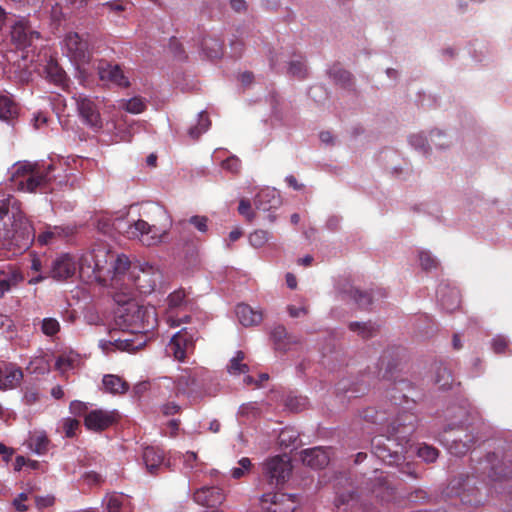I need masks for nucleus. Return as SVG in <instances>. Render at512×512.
<instances>
[{
  "label": "nucleus",
  "mask_w": 512,
  "mask_h": 512,
  "mask_svg": "<svg viewBox=\"0 0 512 512\" xmlns=\"http://www.w3.org/2000/svg\"><path fill=\"white\" fill-rule=\"evenodd\" d=\"M186 292L183 289L176 290L172 292L168 298V306L169 308H177L182 306L185 303Z\"/></svg>",
  "instance_id": "obj_44"
},
{
  "label": "nucleus",
  "mask_w": 512,
  "mask_h": 512,
  "mask_svg": "<svg viewBox=\"0 0 512 512\" xmlns=\"http://www.w3.org/2000/svg\"><path fill=\"white\" fill-rule=\"evenodd\" d=\"M221 166L223 169L233 174H238L241 169L240 160L235 156L228 157L227 159L222 161Z\"/></svg>",
  "instance_id": "obj_50"
},
{
  "label": "nucleus",
  "mask_w": 512,
  "mask_h": 512,
  "mask_svg": "<svg viewBox=\"0 0 512 512\" xmlns=\"http://www.w3.org/2000/svg\"><path fill=\"white\" fill-rule=\"evenodd\" d=\"M114 256L110 254L106 246H98L91 252L93 266L89 262L88 267L92 268L93 273L100 274L107 266L109 260L112 262Z\"/></svg>",
  "instance_id": "obj_24"
},
{
  "label": "nucleus",
  "mask_w": 512,
  "mask_h": 512,
  "mask_svg": "<svg viewBox=\"0 0 512 512\" xmlns=\"http://www.w3.org/2000/svg\"><path fill=\"white\" fill-rule=\"evenodd\" d=\"M123 303L124 307L119 310L117 324L129 329L131 334L136 335V339L125 338L120 341L124 343V349L135 351L146 343L145 333L153 327L150 322L151 315L146 307L131 299L125 300Z\"/></svg>",
  "instance_id": "obj_3"
},
{
  "label": "nucleus",
  "mask_w": 512,
  "mask_h": 512,
  "mask_svg": "<svg viewBox=\"0 0 512 512\" xmlns=\"http://www.w3.org/2000/svg\"><path fill=\"white\" fill-rule=\"evenodd\" d=\"M396 364H388L383 378L389 381H393V387L389 391V396L395 405L409 404V399L415 404V400L406 392H410L413 389L412 383L405 379H398L394 376V370Z\"/></svg>",
  "instance_id": "obj_8"
},
{
  "label": "nucleus",
  "mask_w": 512,
  "mask_h": 512,
  "mask_svg": "<svg viewBox=\"0 0 512 512\" xmlns=\"http://www.w3.org/2000/svg\"><path fill=\"white\" fill-rule=\"evenodd\" d=\"M417 455L427 463L436 461L439 456V451L430 445H422L418 448Z\"/></svg>",
  "instance_id": "obj_41"
},
{
  "label": "nucleus",
  "mask_w": 512,
  "mask_h": 512,
  "mask_svg": "<svg viewBox=\"0 0 512 512\" xmlns=\"http://www.w3.org/2000/svg\"><path fill=\"white\" fill-rule=\"evenodd\" d=\"M53 170L52 164L18 161L12 167L10 181L19 191L35 193L48 186L52 180L50 173Z\"/></svg>",
  "instance_id": "obj_4"
},
{
  "label": "nucleus",
  "mask_w": 512,
  "mask_h": 512,
  "mask_svg": "<svg viewBox=\"0 0 512 512\" xmlns=\"http://www.w3.org/2000/svg\"><path fill=\"white\" fill-rule=\"evenodd\" d=\"M47 77L53 83L62 85L66 80L65 71L54 61H50L46 66Z\"/></svg>",
  "instance_id": "obj_31"
},
{
  "label": "nucleus",
  "mask_w": 512,
  "mask_h": 512,
  "mask_svg": "<svg viewBox=\"0 0 512 512\" xmlns=\"http://www.w3.org/2000/svg\"><path fill=\"white\" fill-rule=\"evenodd\" d=\"M236 315L238 317L239 322L245 327L259 325L263 319L261 311L254 310L247 304L237 305Z\"/></svg>",
  "instance_id": "obj_23"
},
{
  "label": "nucleus",
  "mask_w": 512,
  "mask_h": 512,
  "mask_svg": "<svg viewBox=\"0 0 512 512\" xmlns=\"http://www.w3.org/2000/svg\"><path fill=\"white\" fill-rule=\"evenodd\" d=\"M11 41L19 49L30 47L40 33L32 28L27 20H19L11 27Z\"/></svg>",
  "instance_id": "obj_11"
},
{
  "label": "nucleus",
  "mask_w": 512,
  "mask_h": 512,
  "mask_svg": "<svg viewBox=\"0 0 512 512\" xmlns=\"http://www.w3.org/2000/svg\"><path fill=\"white\" fill-rule=\"evenodd\" d=\"M156 217L149 221L139 219L129 226L130 237L138 238L143 245L152 246L161 242L169 227V219L164 210L156 209Z\"/></svg>",
  "instance_id": "obj_5"
},
{
  "label": "nucleus",
  "mask_w": 512,
  "mask_h": 512,
  "mask_svg": "<svg viewBox=\"0 0 512 512\" xmlns=\"http://www.w3.org/2000/svg\"><path fill=\"white\" fill-rule=\"evenodd\" d=\"M270 234L266 230H255L249 235V242L255 248L263 247L269 240Z\"/></svg>",
  "instance_id": "obj_40"
},
{
  "label": "nucleus",
  "mask_w": 512,
  "mask_h": 512,
  "mask_svg": "<svg viewBox=\"0 0 512 512\" xmlns=\"http://www.w3.org/2000/svg\"><path fill=\"white\" fill-rule=\"evenodd\" d=\"M338 297L342 300H350L352 295V282L349 278H340L336 285Z\"/></svg>",
  "instance_id": "obj_39"
},
{
  "label": "nucleus",
  "mask_w": 512,
  "mask_h": 512,
  "mask_svg": "<svg viewBox=\"0 0 512 512\" xmlns=\"http://www.w3.org/2000/svg\"><path fill=\"white\" fill-rule=\"evenodd\" d=\"M41 330L47 336H54L60 331V324L55 318H44Z\"/></svg>",
  "instance_id": "obj_42"
},
{
  "label": "nucleus",
  "mask_w": 512,
  "mask_h": 512,
  "mask_svg": "<svg viewBox=\"0 0 512 512\" xmlns=\"http://www.w3.org/2000/svg\"><path fill=\"white\" fill-rule=\"evenodd\" d=\"M291 472L289 461L275 456L263 464V474L270 484H279L285 481Z\"/></svg>",
  "instance_id": "obj_12"
},
{
  "label": "nucleus",
  "mask_w": 512,
  "mask_h": 512,
  "mask_svg": "<svg viewBox=\"0 0 512 512\" xmlns=\"http://www.w3.org/2000/svg\"><path fill=\"white\" fill-rule=\"evenodd\" d=\"M471 444L467 442L457 443L454 440V444L450 446V452L455 455H463L469 451Z\"/></svg>",
  "instance_id": "obj_59"
},
{
  "label": "nucleus",
  "mask_w": 512,
  "mask_h": 512,
  "mask_svg": "<svg viewBox=\"0 0 512 512\" xmlns=\"http://www.w3.org/2000/svg\"><path fill=\"white\" fill-rule=\"evenodd\" d=\"M48 443L49 440L46 436H37L33 439L31 447L37 454H43L47 451Z\"/></svg>",
  "instance_id": "obj_54"
},
{
  "label": "nucleus",
  "mask_w": 512,
  "mask_h": 512,
  "mask_svg": "<svg viewBox=\"0 0 512 512\" xmlns=\"http://www.w3.org/2000/svg\"><path fill=\"white\" fill-rule=\"evenodd\" d=\"M186 223L193 225L200 232H206L208 230V218L206 216L195 215L192 216L188 221L180 222L181 225H185Z\"/></svg>",
  "instance_id": "obj_48"
},
{
  "label": "nucleus",
  "mask_w": 512,
  "mask_h": 512,
  "mask_svg": "<svg viewBox=\"0 0 512 512\" xmlns=\"http://www.w3.org/2000/svg\"><path fill=\"white\" fill-rule=\"evenodd\" d=\"M300 455L303 464L312 469H323L330 462V450L323 447L305 449Z\"/></svg>",
  "instance_id": "obj_16"
},
{
  "label": "nucleus",
  "mask_w": 512,
  "mask_h": 512,
  "mask_svg": "<svg viewBox=\"0 0 512 512\" xmlns=\"http://www.w3.org/2000/svg\"><path fill=\"white\" fill-rule=\"evenodd\" d=\"M79 426V421L76 419L68 418L64 422V430L67 437H73L75 435V430Z\"/></svg>",
  "instance_id": "obj_60"
},
{
  "label": "nucleus",
  "mask_w": 512,
  "mask_h": 512,
  "mask_svg": "<svg viewBox=\"0 0 512 512\" xmlns=\"http://www.w3.org/2000/svg\"><path fill=\"white\" fill-rule=\"evenodd\" d=\"M224 499L225 496L218 487H202L194 493L195 502L209 508H216Z\"/></svg>",
  "instance_id": "obj_21"
},
{
  "label": "nucleus",
  "mask_w": 512,
  "mask_h": 512,
  "mask_svg": "<svg viewBox=\"0 0 512 512\" xmlns=\"http://www.w3.org/2000/svg\"><path fill=\"white\" fill-rule=\"evenodd\" d=\"M287 73L298 79H305L307 77L308 70L302 57L297 60H291L288 63Z\"/></svg>",
  "instance_id": "obj_33"
},
{
  "label": "nucleus",
  "mask_w": 512,
  "mask_h": 512,
  "mask_svg": "<svg viewBox=\"0 0 512 512\" xmlns=\"http://www.w3.org/2000/svg\"><path fill=\"white\" fill-rule=\"evenodd\" d=\"M70 57L77 63H86L90 59L88 44L77 33H69L65 38Z\"/></svg>",
  "instance_id": "obj_17"
},
{
  "label": "nucleus",
  "mask_w": 512,
  "mask_h": 512,
  "mask_svg": "<svg viewBox=\"0 0 512 512\" xmlns=\"http://www.w3.org/2000/svg\"><path fill=\"white\" fill-rule=\"evenodd\" d=\"M484 468L489 469L488 477L493 481L508 478L512 474V462L505 456L500 458L494 452L486 455Z\"/></svg>",
  "instance_id": "obj_13"
},
{
  "label": "nucleus",
  "mask_w": 512,
  "mask_h": 512,
  "mask_svg": "<svg viewBox=\"0 0 512 512\" xmlns=\"http://www.w3.org/2000/svg\"><path fill=\"white\" fill-rule=\"evenodd\" d=\"M203 50L205 51L206 55L211 59H217L220 58L222 55V44L217 39H204L203 43Z\"/></svg>",
  "instance_id": "obj_34"
},
{
  "label": "nucleus",
  "mask_w": 512,
  "mask_h": 512,
  "mask_svg": "<svg viewBox=\"0 0 512 512\" xmlns=\"http://www.w3.org/2000/svg\"><path fill=\"white\" fill-rule=\"evenodd\" d=\"M75 272L76 261L69 254H63L52 261L51 266L47 271V275L39 274L32 278L29 283H39L47 277H51L57 281H65L74 276Z\"/></svg>",
  "instance_id": "obj_7"
},
{
  "label": "nucleus",
  "mask_w": 512,
  "mask_h": 512,
  "mask_svg": "<svg viewBox=\"0 0 512 512\" xmlns=\"http://www.w3.org/2000/svg\"><path fill=\"white\" fill-rule=\"evenodd\" d=\"M298 436L297 431L293 428L286 427L280 431L278 441L281 446L288 448L295 444Z\"/></svg>",
  "instance_id": "obj_37"
},
{
  "label": "nucleus",
  "mask_w": 512,
  "mask_h": 512,
  "mask_svg": "<svg viewBox=\"0 0 512 512\" xmlns=\"http://www.w3.org/2000/svg\"><path fill=\"white\" fill-rule=\"evenodd\" d=\"M245 358L243 351H237L236 356L233 357L228 366V372L233 375L245 374L249 371L248 365L242 363Z\"/></svg>",
  "instance_id": "obj_32"
},
{
  "label": "nucleus",
  "mask_w": 512,
  "mask_h": 512,
  "mask_svg": "<svg viewBox=\"0 0 512 512\" xmlns=\"http://www.w3.org/2000/svg\"><path fill=\"white\" fill-rule=\"evenodd\" d=\"M149 275V272L142 270V275L136 277V285L144 292H150L153 291L156 286L155 280H147V276Z\"/></svg>",
  "instance_id": "obj_46"
},
{
  "label": "nucleus",
  "mask_w": 512,
  "mask_h": 512,
  "mask_svg": "<svg viewBox=\"0 0 512 512\" xmlns=\"http://www.w3.org/2000/svg\"><path fill=\"white\" fill-rule=\"evenodd\" d=\"M115 421L113 413L103 410H94L85 417V426L89 430L102 431L110 427Z\"/></svg>",
  "instance_id": "obj_22"
},
{
  "label": "nucleus",
  "mask_w": 512,
  "mask_h": 512,
  "mask_svg": "<svg viewBox=\"0 0 512 512\" xmlns=\"http://www.w3.org/2000/svg\"><path fill=\"white\" fill-rule=\"evenodd\" d=\"M55 498L53 496H36L35 497V504L38 509H44L47 507H50L54 504Z\"/></svg>",
  "instance_id": "obj_63"
},
{
  "label": "nucleus",
  "mask_w": 512,
  "mask_h": 512,
  "mask_svg": "<svg viewBox=\"0 0 512 512\" xmlns=\"http://www.w3.org/2000/svg\"><path fill=\"white\" fill-rule=\"evenodd\" d=\"M261 415V410L256 403H245L239 407L238 416L246 419H256Z\"/></svg>",
  "instance_id": "obj_38"
},
{
  "label": "nucleus",
  "mask_w": 512,
  "mask_h": 512,
  "mask_svg": "<svg viewBox=\"0 0 512 512\" xmlns=\"http://www.w3.org/2000/svg\"><path fill=\"white\" fill-rule=\"evenodd\" d=\"M509 341L504 336H496L492 340L493 351L497 354H503L508 350Z\"/></svg>",
  "instance_id": "obj_51"
},
{
  "label": "nucleus",
  "mask_w": 512,
  "mask_h": 512,
  "mask_svg": "<svg viewBox=\"0 0 512 512\" xmlns=\"http://www.w3.org/2000/svg\"><path fill=\"white\" fill-rule=\"evenodd\" d=\"M22 280L23 276L19 271H12L7 278L0 280V296H3L5 292L18 285Z\"/></svg>",
  "instance_id": "obj_35"
},
{
  "label": "nucleus",
  "mask_w": 512,
  "mask_h": 512,
  "mask_svg": "<svg viewBox=\"0 0 512 512\" xmlns=\"http://www.w3.org/2000/svg\"><path fill=\"white\" fill-rule=\"evenodd\" d=\"M330 76L336 84L342 87H348L350 84V73L339 66H333L329 71Z\"/></svg>",
  "instance_id": "obj_36"
},
{
  "label": "nucleus",
  "mask_w": 512,
  "mask_h": 512,
  "mask_svg": "<svg viewBox=\"0 0 512 512\" xmlns=\"http://www.w3.org/2000/svg\"><path fill=\"white\" fill-rule=\"evenodd\" d=\"M409 142L412 146L421 149L424 153H426L429 148L426 139L422 135H411Z\"/></svg>",
  "instance_id": "obj_57"
},
{
  "label": "nucleus",
  "mask_w": 512,
  "mask_h": 512,
  "mask_svg": "<svg viewBox=\"0 0 512 512\" xmlns=\"http://www.w3.org/2000/svg\"><path fill=\"white\" fill-rule=\"evenodd\" d=\"M143 461L149 473L157 474L164 462V453L155 447H146L143 451Z\"/></svg>",
  "instance_id": "obj_25"
},
{
  "label": "nucleus",
  "mask_w": 512,
  "mask_h": 512,
  "mask_svg": "<svg viewBox=\"0 0 512 512\" xmlns=\"http://www.w3.org/2000/svg\"><path fill=\"white\" fill-rule=\"evenodd\" d=\"M352 499V492L348 491L347 493H339L337 492V496L335 498V506L338 509L343 507V512H348L349 502Z\"/></svg>",
  "instance_id": "obj_53"
},
{
  "label": "nucleus",
  "mask_w": 512,
  "mask_h": 512,
  "mask_svg": "<svg viewBox=\"0 0 512 512\" xmlns=\"http://www.w3.org/2000/svg\"><path fill=\"white\" fill-rule=\"evenodd\" d=\"M112 262L116 275L124 274L131 265L129 258L124 254L118 255L115 259L113 258Z\"/></svg>",
  "instance_id": "obj_43"
},
{
  "label": "nucleus",
  "mask_w": 512,
  "mask_h": 512,
  "mask_svg": "<svg viewBox=\"0 0 512 512\" xmlns=\"http://www.w3.org/2000/svg\"><path fill=\"white\" fill-rule=\"evenodd\" d=\"M181 410V407L174 402L166 403L162 407V412L166 416L174 415Z\"/></svg>",
  "instance_id": "obj_64"
},
{
  "label": "nucleus",
  "mask_w": 512,
  "mask_h": 512,
  "mask_svg": "<svg viewBox=\"0 0 512 512\" xmlns=\"http://www.w3.org/2000/svg\"><path fill=\"white\" fill-rule=\"evenodd\" d=\"M18 115L17 105L8 97L0 96V119L9 121Z\"/></svg>",
  "instance_id": "obj_28"
},
{
  "label": "nucleus",
  "mask_w": 512,
  "mask_h": 512,
  "mask_svg": "<svg viewBox=\"0 0 512 512\" xmlns=\"http://www.w3.org/2000/svg\"><path fill=\"white\" fill-rule=\"evenodd\" d=\"M103 385L106 391L113 394H123L129 388L128 383L116 375H105L103 378Z\"/></svg>",
  "instance_id": "obj_27"
},
{
  "label": "nucleus",
  "mask_w": 512,
  "mask_h": 512,
  "mask_svg": "<svg viewBox=\"0 0 512 512\" xmlns=\"http://www.w3.org/2000/svg\"><path fill=\"white\" fill-rule=\"evenodd\" d=\"M145 108V103L139 97L131 98L125 104V109L130 113H141L145 110Z\"/></svg>",
  "instance_id": "obj_49"
},
{
  "label": "nucleus",
  "mask_w": 512,
  "mask_h": 512,
  "mask_svg": "<svg viewBox=\"0 0 512 512\" xmlns=\"http://www.w3.org/2000/svg\"><path fill=\"white\" fill-rule=\"evenodd\" d=\"M175 389L177 395L186 396L191 403L199 402L204 397L201 383L188 371L176 378Z\"/></svg>",
  "instance_id": "obj_9"
},
{
  "label": "nucleus",
  "mask_w": 512,
  "mask_h": 512,
  "mask_svg": "<svg viewBox=\"0 0 512 512\" xmlns=\"http://www.w3.org/2000/svg\"><path fill=\"white\" fill-rule=\"evenodd\" d=\"M266 512H294L297 507L295 495L286 493H266L260 498Z\"/></svg>",
  "instance_id": "obj_10"
},
{
  "label": "nucleus",
  "mask_w": 512,
  "mask_h": 512,
  "mask_svg": "<svg viewBox=\"0 0 512 512\" xmlns=\"http://www.w3.org/2000/svg\"><path fill=\"white\" fill-rule=\"evenodd\" d=\"M193 346L194 335L184 328L172 337L168 348L177 360L183 361L187 351L192 349Z\"/></svg>",
  "instance_id": "obj_15"
},
{
  "label": "nucleus",
  "mask_w": 512,
  "mask_h": 512,
  "mask_svg": "<svg viewBox=\"0 0 512 512\" xmlns=\"http://www.w3.org/2000/svg\"><path fill=\"white\" fill-rule=\"evenodd\" d=\"M419 260L421 267L426 271L435 269L438 265L437 260L428 251H421L419 253Z\"/></svg>",
  "instance_id": "obj_45"
},
{
  "label": "nucleus",
  "mask_w": 512,
  "mask_h": 512,
  "mask_svg": "<svg viewBox=\"0 0 512 512\" xmlns=\"http://www.w3.org/2000/svg\"><path fill=\"white\" fill-rule=\"evenodd\" d=\"M39 399V392L37 389L31 387V388H26L25 389V392H24V400L27 404H33L35 402H37Z\"/></svg>",
  "instance_id": "obj_62"
},
{
  "label": "nucleus",
  "mask_w": 512,
  "mask_h": 512,
  "mask_svg": "<svg viewBox=\"0 0 512 512\" xmlns=\"http://www.w3.org/2000/svg\"><path fill=\"white\" fill-rule=\"evenodd\" d=\"M476 483L475 476L461 475L449 482L445 494L451 499L459 498L461 503L465 505L479 506L483 503V498Z\"/></svg>",
  "instance_id": "obj_6"
},
{
  "label": "nucleus",
  "mask_w": 512,
  "mask_h": 512,
  "mask_svg": "<svg viewBox=\"0 0 512 512\" xmlns=\"http://www.w3.org/2000/svg\"><path fill=\"white\" fill-rule=\"evenodd\" d=\"M304 399L296 396H288L285 399V407L292 412H298L304 407Z\"/></svg>",
  "instance_id": "obj_52"
},
{
  "label": "nucleus",
  "mask_w": 512,
  "mask_h": 512,
  "mask_svg": "<svg viewBox=\"0 0 512 512\" xmlns=\"http://www.w3.org/2000/svg\"><path fill=\"white\" fill-rule=\"evenodd\" d=\"M238 211L241 215L246 216L248 221H252L255 217L254 212L251 211V204L249 200L242 199L239 202Z\"/></svg>",
  "instance_id": "obj_56"
},
{
  "label": "nucleus",
  "mask_w": 512,
  "mask_h": 512,
  "mask_svg": "<svg viewBox=\"0 0 512 512\" xmlns=\"http://www.w3.org/2000/svg\"><path fill=\"white\" fill-rule=\"evenodd\" d=\"M354 302L361 309H367L372 304V296L368 292L354 289Z\"/></svg>",
  "instance_id": "obj_47"
},
{
  "label": "nucleus",
  "mask_w": 512,
  "mask_h": 512,
  "mask_svg": "<svg viewBox=\"0 0 512 512\" xmlns=\"http://www.w3.org/2000/svg\"><path fill=\"white\" fill-rule=\"evenodd\" d=\"M354 333L362 339H369L377 335L378 326L372 322H354Z\"/></svg>",
  "instance_id": "obj_30"
},
{
  "label": "nucleus",
  "mask_w": 512,
  "mask_h": 512,
  "mask_svg": "<svg viewBox=\"0 0 512 512\" xmlns=\"http://www.w3.org/2000/svg\"><path fill=\"white\" fill-rule=\"evenodd\" d=\"M271 339L274 348L278 351L287 352L292 349V346L301 343V339L291 334L283 325H277L271 331Z\"/></svg>",
  "instance_id": "obj_18"
},
{
  "label": "nucleus",
  "mask_w": 512,
  "mask_h": 512,
  "mask_svg": "<svg viewBox=\"0 0 512 512\" xmlns=\"http://www.w3.org/2000/svg\"><path fill=\"white\" fill-rule=\"evenodd\" d=\"M34 238V228L20 209V203L13 198L0 201V246L24 251Z\"/></svg>",
  "instance_id": "obj_2"
},
{
  "label": "nucleus",
  "mask_w": 512,
  "mask_h": 512,
  "mask_svg": "<svg viewBox=\"0 0 512 512\" xmlns=\"http://www.w3.org/2000/svg\"><path fill=\"white\" fill-rule=\"evenodd\" d=\"M58 236H60L59 233H57L53 230H47L38 235L37 242L40 245H48V244L52 243L53 240L56 239Z\"/></svg>",
  "instance_id": "obj_55"
},
{
  "label": "nucleus",
  "mask_w": 512,
  "mask_h": 512,
  "mask_svg": "<svg viewBox=\"0 0 512 512\" xmlns=\"http://www.w3.org/2000/svg\"><path fill=\"white\" fill-rule=\"evenodd\" d=\"M363 417L380 426L379 435L371 441L373 454L388 465L399 464L416 429L417 416L410 411H402L390 420L385 412L368 409Z\"/></svg>",
  "instance_id": "obj_1"
},
{
  "label": "nucleus",
  "mask_w": 512,
  "mask_h": 512,
  "mask_svg": "<svg viewBox=\"0 0 512 512\" xmlns=\"http://www.w3.org/2000/svg\"><path fill=\"white\" fill-rule=\"evenodd\" d=\"M74 99L79 115L85 123L94 128H101L100 113L94 101L83 95H78Z\"/></svg>",
  "instance_id": "obj_14"
},
{
  "label": "nucleus",
  "mask_w": 512,
  "mask_h": 512,
  "mask_svg": "<svg viewBox=\"0 0 512 512\" xmlns=\"http://www.w3.org/2000/svg\"><path fill=\"white\" fill-rule=\"evenodd\" d=\"M439 303L446 312L453 313L460 307V292L457 288L440 285L437 289Z\"/></svg>",
  "instance_id": "obj_20"
},
{
  "label": "nucleus",
  "mask_w": 512,
  "mask_h": 512,
  "mask_svg": "<svg viewBox=\"0 0 512 512\" xmlns=\"http://www.w3.org/2000/svg\"><path fill=\"white\" fill-rule=\"evenodd\" d=\"M435 383L441 389H448L452 386L453 377L450 370L443 364H439L435 370Z\"/></svg>",
  "instance_id": "obj_29"
},
{
  "label": "nucleus",
  "mask_w": 512,
  "mask_h": 512,
  "mask_svg": "<svg viewBox=\"0 0 512 512\" xmlns=\"http://www.w3.org/2000/svg\"><path fill=\"white\" fill-rule=\"evenodd\" d=\"M99 8L107 9L109 12H113L116 14H119L120 12L125 10L124 5L122 3H120L119 1H111V2L102 3L101 5H99Z\"/></svg>",
  "instance_id": "obj_58"
},
{
  "label": "nucleus",
  "mask_w": 512,
  "mask_h": 512,
  "mask_svg": "<svg viewBox=\"0 0 512 512\" xmlns=\"http://www.w3.org/2000/svg\"><path fill=\"white\" fill-rule=\"evenodd\" d=\"M23 378L22 370L12 366L0 367V389H12L19 385Z\"/></svg>",
  "instance_id": "obj_26"
},
{
  "label": "nucleus",
  "mask_w": 512,
  "mask_h": 512,
  "mask_svg": "<svg viewBox=\"0 0 512 512\" xmlns=\"http://www.w3.org/2000/svg\"><path fill=\"white\" fill-rule=\"evenodd\" d=\"M122 502L116 496H109L107 498L106 508L108 512H120Z\"/></svg>",
  "instance_id": "obj_61"
},
{
  "label": "nucleus",
  "mask_w": 512,
  "mask_h": 512,
  "mask_svg": "<svg viewBox=\"0 0 512 512\" xmlns=\"http://www.w3.org/2000/svg\"><path fill=\"white\" fill-rule=\"evenodd\" d=\"M97 70L101 80L110 81L121 87L129 86V81L119 65H112L109 62L100 61Z\"/></svg>",
  "instance_id": "obj_19"
}]
</instances>
